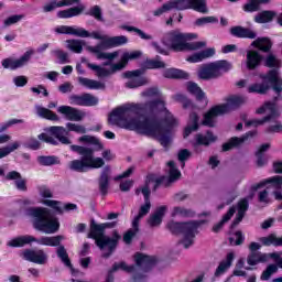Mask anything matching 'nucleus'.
<instances>
[{
    "instance_id": "39",
    "label": "nucleus",
    "mask_w": 282,
    "mask_h": 282,
    "mask_svg": "<svg viewBox=\"0 0 282 282\" xmlns=\"http://www.w3.org/2000/svg\"><path fill=\"white\" fill-rule=\"evenodd\" d=\"M243 144V139L239 137H231L227 142L223 143L221 152L228 153V151H232V149H239Z\"/></svg>"
},
{
    "instance_id": "22",
    "label": "nucleus",
    "mask_w": 282,
    "mask_h": 282,
    "mask_svg": "<svg viewBox=\"0 0 282 282\" xmlns=\"http://www.w3.org/2000/svg\"><path fill=\"white\" fill-rule=\"evenodd\" d=\"M141 193L144 197V204L141 205L138 216L144 217L149 215V212L151 210V188L149 186H143ZM135 195H140V189L135 191Z\"/></svg>"
},
{
    "instance_id": "14",
    "label": "nucleus",
    "mask_w": 282,
    "mask_h": 282,
    "mask_svg": "<svg viewBox=\"0 0 282 282\" xmlns=\"http://www.w3.org/2000/svg\"><path fill=\"white\" fill-rule=\"evenodd\" d=\"M68 102L77 107H96L98 105V98L89 93H84L83 95H70Z\"/></svg>"
},
{
    "instance_id": "60",
    "label": "nucleus",
    "mask_w": 282,
    "mask_h": 282,
    "mask_svg": "<svg viewBox=\"0 0 282 282\" xmlns=\"http://www.w3.org/2000/svg\"><path fill=\"white\" fill-rule=\"evenodd\" d=\"M250 208V203L248 202V198H242L238 202V213L237 215H242V217H246V212Z\"/></svg>"
},
{
    "instance_id": "54",
    "label": "nucleus",
    "mask_w": 282,
    "mask_h": 282,
    "mask_svg": "<svg viewBox=\"0 0 282 282\" xmlns=\"http://www.w3.org/2000/svg\"><path fill=\"white\" fill-rule=\"evenodd\" d=\"M276 272H279V264H269L261 274V281H270V276Z\"/></svg>"
},
{
    "instance_id": "45",
    "label": "nucleus",
    "mask_w": 282,
    "mask_h": 282,
    "mask_svg": "<svg viewBox=\"0 0 282 282\" xmlns=\"http://www.w3.org/2000/svg\"><path fill=\"white\" fill-rule=\"evenodd\" d=\"M37 115L40 116V118H44V120H51L52 122H58V120H61L56 112L45 107H40L37 109Z\"/></svg>"
},
{
    "instance_id": "4",
    "label": "nucleus",
    "mask_w": 282,
    "mask_h": 282,
    "mask_svg": "<svg viewBox=\"0 0 282 282\" xmlns=\"http://www.w3.org/2000/svg\"><path fill=\"white\" fill-rule=\"evenodd\" d=\"M195 39H197V33H184L175 29L163 35L162 43L172 52H197L206 47V42H188Z\"/></svg>"
},
{
    "instance_id": "50",
    "label": "nucleus",
    "mask_w": 282,
    "mask_h": 282,
    "mask_svg": "<svg viewBox=\"0 0 282 282\" xmlns=\"http://www.w3.org/2000/svg\"><path fill=\"white\" fill-rule=\"evenodd\" d=\"M210 23H219V19L215 15L202 17L195 20L194 25H196V28H204V25H208Z\"/></svg>"
},
{
    "instance_id": "41",
    "label": "nucleus",
    "mask_w": 282,
    "mask_h": 282,
    "mask_svg": "<svg viewBox=\"0 0 282 282\" xmlns=\"http://www.w3.org/2000/svg\"><path fill=\"white\" fill-rule=\"evenodd\" d=\"M274 17H276L275 11L264 10L254 17V22L256 23H270V22L274 21Z\"/></svg>"
},
{
    "instance_id": "63",
    "label": "nucleus",
    "mask_w": 282,
    "mask_h": 282,
    "mask_svg": "<svg viewBox=\"0 0 282 282\" xmlns=\"http://www.w3.org/2000/svg\"><path fill=\"white\" fill-rule=\"evenodd\" d=\"M191 158V151L188 149H182L178 151L177 160L182 163V166H186V160Z\"/></svg>"
},
{
    "instance_id": "13",
    "label": "nucleus",
    "mask_w": 282,
    "mask_h": 282,
    "mask_svg": "<svg viewBox=\"0 0 282 282\" xmlns=\"http://www.w3.org/2000/svg\"><path fill=\"white\" fill-rule=\"evenodd\" d=\"M32 54H34V51H26L20 58L14 59L12 57H7L2 59V67L4 69H11V72H14L15 69H19L21 67H25L26 63H30V59L32 58Z\"/></svg>"
},
{
    "instance_id": "47",
    "label": "nucleus",
    "mask_w": 282,
    "mask_h": 282,
    "mask_svg": "<svg viewBox=\"0 0 282 282\" xmlns=\"http://www.w3.org/2000/svg\"><path fill=\"white\" fill-rule=\"evenodd\" d=\"M180 177H182V172L180 170H170L169 176H165L164 178L165 188H171Z\"/></svg>"
},
{
    "instance_id": "19",
    "label": "nucleus",
    "mask_w": 282,
    "mask_h": 282,
    "mask_svg": "<svg viewBox=\"0 0 282 282\" xmlns=\"http://www.w3.org/2000/svg\"><path fill=\"white\" fill-rule=\"evenodd\" d=\"M111 182V166L106 165L101 170V173L98 178L99 193L102 197L107 196L109 193V183Z\"/></svg>"
},
{
    "instance_id": "31",
    "label": "nucleus",
    "mask_w": 282,
    "mask_h": 282,
    "mask_svg": "<svg viewBox=\"0 0 282 282\" xmlns=\"http://www.w3.org/2000/svg\"><path fill=\"white\" fill-rule=\"evenodd\" d=\"M251 47L268 54L272 51V40L270 37H258L251 43Z\"/></svg>"
},
{
    "instance_id": "28",
    "label": "nucleus",
    "mask_w": 282,
    "mask_h": 282,
    "mask_svg": "<svg viewBox=\"0 0 282 282\" xmlns=\"http://www.w3.org/2000/svg\"><path fill=\"white\" fill-rule=\"evenodd\" d=\"M166 210H169V207H166V205L158 207L153 215H151L150 218L148 219L149 226H151V228L161 226L162 219H164V215H166Z\"/></svg>"
},
{
    "instance_id": "44",
    "label": "nucleus",
    "mask_w": 282,
    "mask_h": 282,
    "mask_svg": "<svg viewBox=\"0 0 282 282\" xmlns=\"http://www.w3.org/2000/svg\"><path fill=\"white\" fill-rule=\"evenodd\" d=\"M85 15L93 17V19L99 23H105V17H102V8H100L98 4L90 7V9L85 12Z\"/></svg>"
},
{
    "instance_id": "2",
    "label": "nucleus",
    "mask_w": 282,
    "mask_h": 282,
    "mask_svg": "<svg viewBox=\"0 0 282 282\" xmlns=\"http://www.w3.org/2000/svg\"><path fill=\"white\" fill-rule=\"evenodd\" d=\"M78 142L90 144L95 148L76 144L70 145V151H73V153H77V155H80V159L70 161L68 169L70 171H75L76 173H87L88 169H102V166H105V159L95 156L96 151H102V149H105V145L102 142H100V139L94 135L84 134L79 137Z\"/></svg>"
},
{
    "instance_id": "8",
    "label": "nucleus",
    "mask_w": 282,
    "mask_h": 282,
    "mask_svg": "<svg viewBox=\"0 0 282 282\" xmlns=\"http://www.w3.org/2000/svg\"><path fill=\"white\" fill-rule=\"evenodd\" d=\"M202 224H206V220H192L185 223L171 220L167 223L166 228L172 235H182L183 239L180 243L188 250V248L195 243V237Z\"/></svg>"
},
{
    "instance_id": "56",
    "label": "nucleus",
    "mask_w": 282,
    "mask_h": 282,
    "mask_svg": "<svg viewBox=\"0 0 282 282\" xmlns=\"http://www.w3.org/2000/svg\"><path fill=\"white\" fill-rule=\"evenodd\" d=\"M23 19H25V15L23 14H13L3 21V25L4 28H10V25H14L19 23V21H23Z\"/></svg>"
},
{
    "instance_id": "12",
    "label": "nucleus",
    "mask_w": 282,
    "mask_h": 282,
    "mask_svg": "<svg viewBox=\"0 0 282 282\" xmlns=\"http://www.w3.org/2000/svg\"><path fill=\"white\" fill-rule=\"evenodd\" d=\"M142 74H144V69L142 68L124 72L123 78L129 79L126 83V87L128 89H138V87H144V85H149V78L142 76Z\"/></svg>"
},
{
    "instance_id": "6",
    "label": "nucleus",
    "mask_w": 282,
    "mask_h": 282,
    "mask_svg": "<svg viewBox=\"0 0 282 282\" xmlns=\"http://www.w3.org/2000/svg\"><path fill=\"white\" fill-rule=\"evenodd\" d=\"M87 237L88 239L95 240V243L99 250H105V248H108V251L101 254L102 259H109L111 254L116 252L118 241L122 239V236H120L118 230L112 231V237L106 236L105 227H102V224H97L95 219L90 220V228Z\"/></svg>"
},
{
    "instance_id": "49",
    "label": "nucleus",
    "mask_w": 282,
    "mask_h": 282,
    "mask_svg": "<svg viewBox=\"0 0 282 282\" xmlns=\"http://www.w3.org/2000/svg\"><path fill=\"white\" fill-rule=\"evenodd\" d=\"M87 67L89 69H93V72H96V74L99 78H107V76H111V74H112L111 69H107V68L101 67L96 64L87 63Z\"/></svg>"
},
{
    "instance_id": "37",
    "label": "nucleus",
    "mask_w": 282,
    "mask_h": 282,
    "mask_svg": "<svg viewBox=\"0 0 282 282\" xmlns=\"http://www.w3.org/2000/svg\"><path fill=\"white\" fill-rule=\"evenodd\" d=\"M268 149H270V143H264V144H261L258 151L256 152V158H257L256 164L258 169H261L265 166V164H268V158H265V151H268Z\"/></svg>"
},
{
    "instance_id": "52",
    "label": "nucleus",
    "mask_w": 282,
    "mask_h": 282,
    "mask_svg": "<svg viewBox=\"0 0 282 282\" xmlns=\"http://www.w3.org/2000/svg\"><path fill=\"white\" fill-rule=\"evenodd\" d=\"M167 6L170 10H188V0H170Z\"/></svg>"
},
{
    "instance_id": "46",
    "label": "nucleus",
    "mask_w": 282,
    "mask_h": 282,
    "mask_svg": "<svg viewBox=\"0 0 282 282\" xmlns=\"http://www.w3.org/2000/svg\"><path fill=\"white\" fill-rule=\"evenodd\" d=\"M37 162L41 166H54V164H61V160L56 155H40Z\"/></svg>"
},
{
    "instance_id": "53",
    "label": "nucleus",
    "mask_w": 282,
    "mask_h": 282,
    "mask_svg": "<svg viewBox=\"0 0 282 282\" xmlns=\"http://www.w3.org/2000/svg\"><path fill=\"white\" fill-rule=\"evenodd\" d=\"M173 100H175V102H180L183 109H191V107H193V101L188 99V97H186L184 94L174 95Z\"/></svg>"
},
{
    "instance_id": "27",
    "label": "nucleus",
    "mask_w": 282,
    "mask_h": 282,
    "mask_svg": "<svg viewBox=\"0 0 282 282\" xmlns=\"http://www.w3.org/2000/svg\"><path fill=\"white\" fill-rule=\"evenodd\" d=\"M231 36L236 39H257V32L249 28H243L241 25H236L230 29Z\"/></svg>"
},
{
    "instance_id": "59",
    "label": "nucleus",
    "mask_w": 282,
    "mask_h": 282,
    "mask_svg": "<svg viewBox=\"0 0 282 282\" xmlns=\"http://www.w3.org/2000/svg\"><path fill=\"white\" fill-rule=\"evenodd\" d=\"M68 47L75 54H80L83 52V41L80 40H69Z\"/></svg>"
},
{
    "instance_id": "23",
    "label": "nucleus",
    "mask_w": 282,
    "mask_h": 282,
    "mask_svg": "<svg viewBox=\"0 0 282 282\" xmlns=\"http://www.w3.org/2000/svg\"><path fill=\"white\" fill-rule=\"evenodd\" d=\"M6 180L9 182H14V186L18 191L26 193L28 191V180L23 178L21 173L18 171H11L6 175Z\"/></svg>"
},
{
    "instance_id": "18",
    "label": "nucleus",
    "mask_w": 282,
    "mask_h": 282,
    "mask_svg": "<svg viewBox=\"0 0 282 282\" xmlns=\"http://www.w3.org/2000/svg\"><path fill=\"white\" fill-rule=\"evenodd\" d=\"M264 56L259 53V51L256 50H249L247 51V61H246V67L249 72H254V69H258L261 67V63L264 61Z\"/></svg>"
},
{
    "instance_id": "11",
    "label": "nucleus",
    "mask_w": 282,
    "mask_h": 282,
    "mask_svg": "<svg viewBox=\"0 0 282 282\" xmlns=\"http://www.w3.org/2000/svg\"><path fill=\"white\" fill-rule=\"evenodd\" d=\"M256 113L259 116L267 113L262 119H251L246 122V127H261V124H265V122H272V120H276L281 112L276 108V104L267 101L263 106L256 110Z\"/></svg>"
},
{
    "instance_id": "5",
    "label": "nucleus",
    "mask_w": 282,
    "mask_h": 282,
    "mask_svg": "<svg viewBox=\"0 0 282 282\" xmlns=\"http://www.w3.org/2000/svg\"><path fill=\"white\" fill-rule=\"evenodd\" d=\"M25 215L32 217L33 228L45 235H54L61 230V221L52 214V210L45 207H29L25 209Z\"/></svg>"
},
{
    "instance_id": "55",
    "label": "nucleus",
    "mask_w": 282,
    "mask_h": 282,
    "mask_svg": "<svg viewBox=\"0 0 282 282\" xmlns=\"http://www.w3.org/2000/svg\"><path fill=\"white\" fill-rule=\"evenodd\" d=\"M19 149V142H14L11 145L0 148V160L3 158H8L13 151Z\"/></svg>"
},
{
    "instance_id": "58",
    "label": "nucleus",
    "mask_w": 282,
    "mask_h": 282,
    "mask_svg": "<svg viewBox=\"0 0 282 282\" xmlns=\"http://www.w3.org/2000/svg\"><path fill=\"white\" fill-rule=\"evenodd\" d=\"M44 205L48 206V208H52L53 210H55L56 215H63V208H61V202L45 199Z\"/></svg>"
},
{
    "instance_id": "7",
    "label": "nucleus",
    "mask_w": 282,
    "mask_h": 282,
    "mask_svg": "<svg viewBox=\"0 0 282 282\" xmlns=\"http://www.w3.org/2000/svg\"><path fill=\"white\" fill-rule=\"evenodd\" d=\"M55 31L57 34H70L73 36H79L80 39H89V36H91V39L96 41H101L104 47H120L129 43V39L124 35L107 37V35H101L98 31L89 33V31L83 28L75 29L74 26L61 25L57 26Z\"/></svg>"
},
{
    "instance_id": "17",
    "label": "nucleus",
    "mask_w": 282,
    "mask_h": 282,
    "mask_svg": "<svg viewBox=\"0 0 282 282\" xmlns=\"http://www.w3.org/2000/svg\"><path fill=\"white\" fill-rule=\"evenodd\" d=\"M23 259L30 261L31 263H36L37 265H45L47 263V253L40 250L25 249L23 251Z\"/></svg>"
},
{
    "instance_id": "26",
    "label": "nucleus",
    "mask_w": 282,
    "mask_h": 282,
    "mask_svg": "<svg viewBox=\"0 0 282 282\" xmlns=\"http://www.w3.org/2000/svg\"><path fill=\"white\" fill-rule=\"evenodd\" d=\"M217 116H224V112L219 105L213 106L205 115L203 119L204 127H215V118Z\"/></svg>"
},
{
    "instance_id": "61",
    "label": "nucleus",
    "mask_w": 282,
    "mask_h": 282,
    "mask_svg": "<svg viewBox=\"0 0 282 282\" xmlns=\"http://www.w3.org/2000/svg\"><path fill=\"white\" fill-rule=\"evenodd\" d=\"M54 56L58 59L61 65H65V63H69V57L67 53H65L62 50H55L53 51Z\"/></svg>"
},
{
    "instance_id": "33",
    "label": "nucleus",
    "mask_w": 282,
    "mask_h": 282,
    "mask_svg": "<svg viewBox=\"0 0 282 282\" xmlns=\"http://www.w3.org/2000/svg\"><path fill=\"white\" fill-rule=\"evenodd\" d=\"M166 68V63L162 61V57L160 55H156L155 58H147L142 63V68L143 72L144 69H165Z\"/></svg>"
},
{
    "instance_id": "3",
    "label": "nucleus",
    "mask_w": 282,
    "mask_h": 282,
    "mask_svg": "<svg viewBox=\"0 0 282 282\" xmlns=\"http://www.w3.org/2000/svg\"><path fill=\"white\" fill-rule=\"evenodd\" d=\"M61 241H63V236H44L41 238H34V236H20L11 239L7 246H9V248H23V246H28V243H39V246H50L51 248L58 247L56 251L58 259H61L66 268L70 269L73 276H76L78 270L74 269L72 260H69V254L67 253L65 246H61Z\"/></svg>"
},
{
    "instance_id": "10",
    "label": "nucleus",
    "mask_w": 282,
    "mask_h": 282,
    "mask_svg": "<svg viewBox=\"0 0 282 282\" xmlns=\"http://www.w3.org/2000/svg\"><path fill=\"white\" fill-rule=\"evenodd\" d=\"M229 69H232V65L226 59L212 62L199 67L198 78L200 80H215L221 78L224 74H228Z\"/></svg>"
},
{
    "instance_id": "20",
    "label": "nucleus",
    "mask_w": 282,
    "mask_h": 282,
    "mask_svg": "<svg viewBox=\"0 0 282 282\" xmlns=\"http://www.w3.org/2000/svg\"><path fill=\"white\" fill-rule=\"evenodd\" d=\"M243 102H245L243 97L231 96V97L227 98L226 104H220V105H218V107L225 115V113H230V111H235V110L239 109V107H241V105H243Z\"/></svg>"
},
{
    "instance_id": "24",
    "label": "nucleus",
    "mask_w": 282,
    "mask_h": 282,
    "mask_svg": "<svg viewBox=\"0 0 282 282\" xmlns=\"http://www.w3.org/2000/svg\"><path fill=\"white\" fill-rule=\"evenodd\" d=\"M196 142L193 144L195 151H197V147H209L217 140V135L213 133V131L207 130L206 135L198 133L195 137Z\"/></svg>"
},
{
    "instance_id": "1",
    "label": "nucleus",
    "mask_w": 282,
    "mask_h": 282,
    "mask_svg": "<svg viewBox=\"0 0 282 282\" xmlns=\"http://www.w3.org/2000/svg\"><path fill=\"white\" fill-rule=\"evenodd\" d=\"M108 124L155 138L161 147L169 149L171 131L177 127V119L166 109L164 100L154 99L115 108L108 116Z\"/></svg>"
},
{
    "instance_id": "35",
    "label": "nucleus",
    "mask_w": 282,
    "mask_h": 282,
    "mask_svg": "<svg viewBox=\"0 0 282 282\" xmlns=\"http://www.w3.org/2000/svg\"><path fill=\"white\" fill-rule=\"evenodd\" d=\"M270 0H248L247 3L242 6L243 12L252 14V12H259L261 6H268Z\"/></svg>"
},
{
    "instance_id": "16",
    "label": "nucleus",
    "mask_w": 282,
    "mask_h": 282,
    "mask_svg": "<svg viewBox=\"0 0 282 282\" xmlns=\"http://www.w3.org/2000/svg\"><path fill=\"white\" fill-rule=\"evenodd\" d=\"M57 112L65 116L66 120H70V122H80L83 118H85V112L83 110L72 106H59Z\"/></svg>"
},
{
    "instance_id": "32",
    "label": "nucleus",
    "mask_w": 282,
    "mask_h": 282,
    "mask_svg": "<svg viewBox=\"0 0 282 282\" xmlns=\"http://www.w3.org/2000/svg\"><path fill=\"white\" fill-rule=\"evenodd\" d=\"M85 12V6L72 7L57 12L58 19H73V17H80Z\"/></svg>"
},
{
    "instance_id": "57",
    "label": "nucleus",
    "mask_w": 282,
    "mask_h": 282,
    "mask_svg": "<svg viewBox=\"0 0 282 282\" xmlns=\"http://www.w3.org/2000/svg\"><path fill=\"white\" fill-rule=\"evenodd\" d=\"M180 215L181 217H195V212L193 209H187L184 207H174L173 216Z\"/></svg>"
},
{
    "instance_id": "36",
    "label": "nucleus",
    "mask_w": 282,
    "mask_h": 282,
    "mask_svg": "<svg viewBox=\"0 0 282 282\" xmlns=\"http://www.w3.org/2000/svg\"><path fill=\"white\" fill-rule=\"evenodd\" d=\"M187 10H194L200 14H208V4L206 0H187Z\"/></svg>"
},
{
    "instance_id": "29",
    "label": "nucleus",
    "mask_w": 282,
    "mask_h": 282,
    "mask_svg": "<svg viewBox=\"0 0 282 282\" xmlns=\"http://www.w3.org/2000/svg\"><path fill=\"white\" fill-rule=\"evenodd\" d=\"M215 56V48L209 47L203 50L200 52L194 53L187 57L188 63H202V61H206V58H213Z\"/></svg>"
},
{
    "instance_id": "64",
    "label": "nucleus",
    "mask_w": 282,
    "mask_h": 282,
    "mask_svg": "<svg viewBox=\"0 0 282 282\" xmlns=\"http://www.w3.org/2000/svg\"><path fill=\"white\" fill-rule=\"evenodd\" d=\"M67 131H74L75 133H87V129L80 124L68 122L66 123Z\"/></svg>"
},
{
    "instance_id": "42",
    "label": "nucleus",
    "mask_w": 282,
    "mask_h": 282,
    "mask_svg": "<svg viewBox=\"0 0 282 282\" xmlns=\"http://www.w3.org/2000/svg\"><path fill=\"white\" fill-rule=\"evenodd\" d=\"M78 83L83 87H87L88 89H105V84L98 80L89 79L87 77H78Z\"/></svg>"
},
{
    "instance_id": "25",
    "label": "nucleus",
    "mask_w": 282,
    "mask_h": 282,
    "mask_svg": "<svg viewBox=\"0 0 282 282\" xmlns=\"http://www.w3.org/2000/svg\"><path fill=\"white\" fill-rule=\"evenodd\" d=\"M50 135L56 138L61 144H72V140L67 138V130L63 126H52L48 128Z\"/></svg>"
},
{
    "instance_id": "62",
    "label": "nucleus",
    "mask_w": 282,
    "mask_h": 282,
    "mask_svg": "<svg viewBox=\"0 0 282 282\" xmlns=\"http://www.w3.org/2000/svg\"><path fill=\"white\" fill-rule=\"evenodd\" d=\"M24 147L31 151H39V149H41V141L35 138H31L24 143Z\"/></svg>"
},
{
    "instance_id": "51",
    "label": "nucleus",
    "mask_w": 282,
    "mask_h": 282,
    "mask_svg": "<svg viewBox=\"0 0 282 282\" xmlns=\"http://www.w3.org/2000/svg\"><path fill=\"white\" fill-rule=\"evenodd\" d=\"M121 28H122V30H126L127 32H135V34H138V36H140V39H142L143 41H153V35H149V34L144 33V31H142L135 26L123 25Z\"/></svg>"
},
{
    "instance_id": "34",
    "label": "nucleus",
    "mask_w": 282,
    "mask_h": 282,
    "mask_svg": "<svg viewBox=\"0 0 282 282\" xmlns=\"http://www.w3.org/2000/svg\"><path fill=\"white\" fill-rule=\"evenodd\" d=\"M262 83H256L248 87L249 94H260V96H263L272 89V84L268 83V80L262 79Z\"/></svg>"
},
{
    "instance_id": "30",
    "label": "nucleus",
    "mask_w": 282,
    "mask_h": 282,
    "mask_svg": "<svg viewBox=\"0 0 282 282\" xmlns=\"http://www.w3.org/2000/svg\"><path fill=\"white\" fill-rule=\"evenodd\" d=\"M164 78H171L174 80H188L191 75L186 70L177 69V68H166L163 72Z\"/></svg>"
},
{
    "instance_id": "9",
    "label": "nucleus",
    "mask_w": 282,
    "mask_h": 282,
    "mask_svg": "<svg viewBox=\"0 0 282 282\" xmlns=\"http://www.w3.org/2000/svg\"><path fill=\"white\" fill-rule=\"evenodd\" d=\"M263 61L264 67H269V70L267 74L260 75V78L262 80H268L276 96H281L282 78L279 75V70L281 69V59L276 58V55L270 53Z\"/></svg>"
},
{
    "instance_id": "48",
    "label": "nucleus",
    "mask_w": 282,
    "mask_h": 282,
    "mask_svg": "<svg viewBox=\"0 0 282 282\" xmlns=\"http://www.w3.org/2000/svg\"><path fill=\"white\" fill-rule=\"evenodd\" d=\"M261 243L267 247H270V246H274V248L282 247L281 238L276 237V235L274 234H271L267 237H262Z\"/></svg>"
},
{
    "instance_id": "38",
    "label": "nucleus",
    "mask_w": 282,
    "mask_h": 282,
    "mask_svg": "<svg viewBox=\"0 0 282 282\" xmlns=\"http://www.w3.org/2000/svg\"><path fill=\"white\" fill-rule=\"evenodd\" d=\"M268 254L260 252H250L247 257L248 265H259V263H267Z\"/></svg>"
},
{
    "instance_id": "15",
    "label": "nucleus",
    "mask_w": 282,
    "mask_h": 282,
    "mask_svg": "<svg viewBox=\"0 0 282 282\" xmlns=\"http://www.w3.org/2000/svg\"><path fill=\"white\" fill-rule=\"evenodd\" d=\"M133 258L137 268H141L143 272H150V270H153L155 263H158L155 257L147 256L142 252L134 253Z\"/></svg>"
},
{
    "instance_id": "40",
    "label": "nucleus",
    "mask_w": 282,
    "mask_h": 282,
    "mask_svg": "<svg viewBox=\"0 0 282 282\" xmlns=\"http://www.w3.org/2000/svg\"><path fill=\"white\" fill-rule=\"evenodd\" d=\"M235 213H236L235 207H230L229 210L223 216L221 220L213 226L212 228L213 232L215 234L221 232L224 225L230 221V219H232V216L235 215Z\"/></svg>"
},
{
    "instance_id": "21",
    "label": "nucleus",
    "mask_w": 282,
    "mask_h": 282,
    "mask_svg": "<svg viewBox=\"0 0 282 282\" xmlns=\"http://www.w3.org/2000/svg\"><path fill=\"white\" fill-rule=\"evenodd\" d=\"M270 184L275 191H281L282 189V176L275 175L273 177L265 178L261 181L260 183L251 185V192L257 193L259 188H263Z\"/></svg>"
},
{
    "instance_id": "43",
    "label": "nucleus",
    "mask_w": 282,
    "mask_h": 282,
    "mask_svg": "<svg viewBox=\"0 0 282 282\" xmlns=\"http://www.w3.org/2000/svg\"><path fill=\"white\" fill-rule=\"evenodd\" d=\"M187 91H189V94L195 96V98H196V100H198V102H202V100H206V93H204V90H202V87H199V85H197L193 82L188 84Z\"/></svg>"
}]
</instances>
